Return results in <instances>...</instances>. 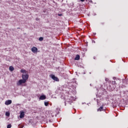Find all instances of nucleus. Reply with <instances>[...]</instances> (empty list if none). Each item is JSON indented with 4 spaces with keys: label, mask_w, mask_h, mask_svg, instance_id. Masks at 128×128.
<instances>
[{
    "label": "nucleus",
    "mask_w": 128,
    "mask_h": 128,
    "mask_svg": "<svg viewBox=\"0 0 128 128\" xmlns=\"http://www.w3.org/2000/svg\"><path fill=\"white\" fill-rule=\"evenodd\" d=\"M80 55L77 54L76 56L74 58L75 60H80Z\"/></svg>",
    "instance_id": "6e6552de"
},
{
    "label": "nucleus",
    "mask_w": 128,
    "mask_h": 128,
    "mask_svg": "<svg viewBox=\"0 0 128 128\" xmlns=\"http://www.w3.org/2000/svg\"><path fill=\"white\" fill-rule=\"evenodd\" d=\"M22 78L23 80L26 82L27 80H28V74H22Z\"/></svg>",
    "instance_id": "7ed1b4c3"
},
{
    "label": "nucleus",
    "mask_w": 128,
    "mask_h": 128,
    "mask_svg": "<svg viewBox=\"0 0 128 128\" xmlns=\"http://www.w3.org/2000/svg\"><path fill=\"white\" fill-rule=\"evenodd\" d=\"M46 96L45 95L40 96L39 99L41 100H46Z\"/></svg>",
    "instance_id": "423d86ee"
},
{
    "label": "nucleus",
    "mask_w": 128,
    "mask_h": 128,
    "mask_svg": "<svg viewBox=\"0 0 128 128\" xmlns=\"http://www.w3.org/2000/svg\"><path fill=\"white\" fill-rule=\"evenodd\" d=\"M32 122V120H29V124H30Z\"/></svg>",
    "instance_id": "412c9836"
},
{
    "label": "nucleus",
    "mask_w": 128,
    "mask_h": 128,
    "mask_svg": "<svg viewBox=\"0 0 128 128\" xmlns=\"http://www.w3.org/2000/svg\"><path fill=\"white\" fill-rule=\"evenodd\" d=\"M20 118H24V111L20 112Z\"/></svg>",
    "instance_id": "20e7f679"
},
{
    "label": "nucleus",
    "mask_w": 128,
    "mask_h": 128,
    "mask_svg": "<svg viewBox=\"0 0 128 128\" xmlns=\"http://www.w3.org/2000/svg\"><path fill=\"white\" fill-rule=\"evenodd\" d=\"M90 86H92V84H90Z\"/></svg>",
    "instance_id": "a878e982"
},
{
    "label": "nucleus",
    "mask_w": 128,
    "mask_h": 128,
    "mask_svg": "<svg viewBox=\"0 0 128 128\" xmlns=\"http://www.w3.org/2000/svg\"><path fill=\"white\" fill-rule=\"evenodd\" d=\"M112 84H116V81L112 82Z\"/></svg>",
    "instance_id": "6ab92c4d"
},
{
    "label": "nucleus",
    "mask_w": 128,
    "mask_h": 128,
    "mask_svg": "<svg viewBox=\"0 0 128 128\" xmlns=\"http://www.w3.org/2000/svg\"><path fill=\"white\" fill-rule=\"evenodd\" d=\"M12 100H7L5 102V104L6 106H8L10 104H12Z\"/></svg>",
    "instance_id": "39448f33"
},
{
    "label": "nucleus",
    "mask_w": 128,
    "mask_h": 128,
    "mask_svg": "<svg viewBox=\"0 0 128 128\" xmlns=\"http://www.w3.org/2000/svg\"><path fill=\"white\" fill-rule=\"evenodd\" d=\"M6 116H10V113L8 112H6Z\"/></svg>",
    "instance_id": "4468645a"
},
{
    "label": "nucleus",
    "mask_w": 128,
    "mask_h": 128,
    "mask_svg": "<svg viewBox=\"0 0 128 128\" xmlns=\"http://www.w3.org/2000/svg\"><path fill=\"white\" fill-rule=\"evenodd\" d=\"M64 104H65V106H66V102H64Z\"/></svg>",
    "instance_id": "b1692460"
},
{
    "label": "nucleus",
    "mask_w": 128,
    "mask_h": 128,
    "mask_svg": "<svg viewBox=\"0 0 128 128\" xmlns=\"http://www.w3.org/2000/svg\"><path fill=\"white\" fill-rule=\"evenodd\" d=\"M58 16H62V14H58Z\"/></svg>",
    "instance_id": "f3484780"
},
{
    "label": "nucleus",
    "mask_w": 128,
    "mask_h": 128,
    "mask_svg": "<svg viewBox=\"0 0 128 128\" xmlns=\"http://www.w3.org/2000/svg\"><path fill=\"white\" fill-rule=\"evenodd\" d=\"M32 52L34 53L36 52H38V48H36V47L32 48Z\"/></svg>",
    "instance_id": "0eeeda50"
},
{
    "label": "nucleus",
    "mask_w": 128,
    "mask_h": 128,
    "mask_svg": "<svg viewBox=\"0 0 128 128\" xmlns=\"http://www.w3.org/2000/svg\"><path fill=\"white\" fill-rule=\"evenodd\" d=\"M44 106H48V102H44Z\"/></svg>",
    "instance_id": "ddd939ff"
},
{
    "label": "nucleus",
    "mask_w": 128,
    "mask_h": 128,
    "mask_svg": "<svg viewBox=\"0 0 128 128\" xmlns=\"http://www.w3.org/2000/svg\"><path fill=\"white\" fill-rule=\"evenodd\" d=\"M36 20H38V18H36Z\"/></svg>",
    "instance_id": "5701e85b"
},
{
    "label": "nucleus",
    "mask_w": 128,
    "mask_h": 128,
    "mask_svg": "<svg viewBox=\"0 0 128 128\" xmlns=\"http://www.w3.org/2000/svg\"><path fill=\"white\" fill-rule=\"evenodd\" d=\"M80 0V2H84V0Z\"/></svg>",
    "instance_id": "4be33fe9"
},
{
    "label": "nucleus",
    "mask_w": 128,
    "mask_h": 128,
    "mask_svg": "<svg viewBox=\"0 0 128 128\" xmlns=\"http://www.w3.org/2000/svg\"><path fill=\"white\" fill-rule=\"evenodd\" d=\"M68 102V104H72V102Z\"/></svg>",
    "instance_id": "aec40b11"
},
{
    "label": "nucleus",
    "mask_w": 128,
    "mask_h": 128,
    "mask_svg": "<svg viewBox=\"0 0 128 128\" xmlns=\"http://www.w3.org/2000/svg\"><path fill=\"white\" fill-rule=\"evenodd\" d=\"M105 80H106V82H108V78H106Z\"/></svg>",
    "instance_id": "a211bd4d"
},
{
    "label": "nucleus",
    "mask_w": 128,
    "mask_h": 128,
    "mask_svg": "<svg viewBox=\"0 0 128 128\" xmlns=\"http://www.w3.org/2000/svg\"><path fill=\"white\" fill-rule=\"evenodd\" d=\"M9 70H10V72H14V68L12 67V66H10V68H9Z\"/></svg>",
    "instance_id": "9d476101"
},
{
    "label": "nucleus",
    "mask_w": 128,
    "mask_h": 128,
    "mask_svg": "<svg viewBox=\"0 0 128 128\" xmlns=\"http://www.w3.org/2000/svg\"><path fill=\"white\" fill-rule=\"evenodd\" d=\"M20 72H22V74H26V70L24 69H22L20 70Z\"/></svg>",
    "instance_id": "9b49d317"
},
{
    "label": "nucleus",
    "mask_w": 128,
    "mask_h": 128,
    "mask_svg": "<svg viewBox=\"0 0 128 128\" xmlns=\"http://www.w3.org/2000/svg\"><path fill=\"white\" fill-rule=\"evenodd\" d=\"M104 109V106H100L98 109V112H102V110Z\"/></svg>",
    "instance_id": "1a4fd4ad"
},
{
    "label": "nucleus",
    "mask_w": 128,
    "mask_h": 128,
    "mask_svg": "<svg viewBox=\"0 0 128 128\" xmlns=\"http://www.w3.org/2000/svg\"><path fill=\"white\" fill-rule=\"evenodd\" d=\"M12 128V124H9L7 126V128Z\"/></svg>",
    "instance_id": "2eb2a0df"
},
{
    "label": "nucleus",
    "mask_w": 128,
    "mask_h": 128,
    "mask_svg": "<svg viewBox=\"0 0 128 128\" xmlns=\"http://www.w3.org/2000/svg\"><path fill=\"white\" fill-rule=\"evenodd\" d=\"M26 80H20L18 82H17V86H22V84H26Z\"/></svg>",
    "instance_id": "f03ea898"
},
{
    "label": "nucleus",
    "mask_w": 128,
    "mask_h": 128,
    "mask_svg": "<svg viewBox=\"0 0 128 128\" xmlns=\"http://www.w3.org/2000/svg\"><path fill=\"white\" fill-rule=\"evenodd\" d=\"M90 2H92V0H90Z\"/></svg>",
    "instance_id": "393cba45"
},
{
    "label": "nucleus",
    "mask_w": 128,
    "mask_h": 128,
    "mask_svg": "<svg viewBox=\"0 0 128 128\" xmlns=\"http://www.w3.org/2000/svg\"><path fill=\"white\" fill-rule=\"evenodd\" d=\"M50 78H52V80H55V82H60V79H58V77L56 76L54 74H50Z\"/></svg>",
    "instance_id": "f257e3e1"
},
{
    "label": "nucleus",
    "mask_w": 128,
    "mask_h": 128,
    "mask_svg": "<svg viewBox=\"0 0 128 128\" xmlns=\"http://www.w3.org/2000/svg\"><path fill=\"white\" fill-rule=\"evenodd\" d=\"M19 128H24V126L22 125H19Z\"/></svg>",
    "instance_id": "dca6fc26"
},
{
    "label": "nucleus",
    "mask_w": 128,
    "mask_h": 128,
    "mask_svg": "<svg viewBox=\"0 0 128 128\" xmlns=\"http://www.w3.org/2000/svg\"><path fill=\"white\" fill-rule=\"evenodd\" d=\"M38 40H39L40 42H42V40H44V38L40 37Z\"/></svg>",
    "instance_id": "f8f14e48"
}]
</instances>
